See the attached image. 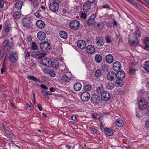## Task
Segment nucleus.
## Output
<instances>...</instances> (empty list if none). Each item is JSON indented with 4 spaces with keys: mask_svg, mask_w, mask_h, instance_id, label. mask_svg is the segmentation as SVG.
Instances as JSON below:
<instances>
[{
    "mask_svg": "<svg viewBox=\"0 0 149 149\" xmlns=\"http://www.w3.org/2000/svg\"><path fill=\"white\" fill-rule=\"evenodd\" d=\"M116 77H117L116 73L113 71L109 72L107 76V79L110 81L114 80Z\"/></svg>",
    "mask_w": 149,
    "mask_h": 149,
    "instance_id": "8",
    "label": "nucleus"
},
{
    "mask_svg": "<svg viewBox=\"0 0 149 149\" xmlns=\"http://www.w3.org/2000/svg\"><path fill=\"white\" fill-rule=\"evenodd\" d=\"M82 87V85L80 83L77 82L74 85V90L76 91H79L80 90Z\"/></svg>",
    "mask_w": 149,
    "mask_h": 149,
    "instance_id": "26",
    "label": "nucleus"
},
{
    "mask_svg": "<svg viewBox=\"0 0 149 149\" xmlns=\"http://www.w3.org/2000/svg\"><path fill=\"white\" fill-rule=\"evenodd\" d=\"M77 45L78 47L82 49H84L86 47V42L83 40H79L77 42Z\"/></svg>",
    "mask_w": 149,
    "mask_h": 149,
    "instance_id": "15",
    "label": "nucleus"
},
{
    "mask_svg": "<svg viewBox=\"0 0 149 149\" xmlns=\"http://www.w3.org/2000/svg\"><path fill=\"white\" fill-rule=\"evenodd\" d=\"M11 24H7L4 29V31L5 32L7 33L10 31L11 27Z\"/></svg>",
    "mask_w": 149,
    "mask_h": 149,
    "instance_id": "39",
    "label": "nucleus"
},
{
    "mask_svg": "<svg viewBox=\"0 0 149 149\" xmlns=\"http://www.w3.org/2000/svg\"><path fill=\"white\" fill-rule=\"evenodd\" d=\"M92 88L91 86L89 84H87L84 86V89L87 91H90Z\"/></svg>",
    "mask_w": 149,
    "mask_h": 149,
    "instance_id": "40",
    "label": "nucleus"
},
{
    "mask_svg": "<svg viewBox=\"0 0 149 149\" xmlns=\"http://www.w3.org/2000/svg\"><path fill=\"white\" fill-rule=\"evenodd\" d=\"M144 42L146 45H149V38H145Z\"/></svg>",
    "mask_w": 149,
    "mask_h": 149,
    "instance_id": "55",
    "label": "nucleus"
},
{
    "mask_svg": "<svg viewBox=\"0 0 149 149\" xmlns=\"http://www.w3.org/2000/svg\"><path fill=\"white\" fill-rule=\"evenodd\" d=\"M71 79L70 77H68L66 75H64L61 77V82L63 83L69 82Z\"/></svg>",
    "mask_w": 149,
    "mask_h": 149,
    "instance_id": "18",
    "label": "nucleus"
},
{
    "mask_svg": "<svg viewBox=\"0 0 149 149\" xmlns=\"http://www.w3.org/2000/svg\"><path fill=\"white\" fill-rule=\"evenodd\" d=\"M92 3L88 1L84 3L83 8L84 12H87L88 9H91V6H89V5L91 6Z\"/></svg>",
    "mask_w": 149,
    "mask_h": 149,
    "instance_id": "13",
    "label": "nucleus"
},
{
    "mask_svg": "<svg viewBox=\"0 0 149 149\" xmlns=\"http://www.w3.org/2000/svg\"><path fill=\"white\" fill-rule=\"evenodd\" d=\"M87 16L86 13H83L81 12V18L86 19Z\"/></svg>",
    "mask_w": 149,
    "mask_h": 149,
    "instance_id": "51",
    "label": "nucleus"
},
{
    "mask_svg": "<svg viewBox=\"0 0 149 149\" xmlns=\"http://www.w3.org/2000/svg\"><path fill=\"white\" fill-rule=\"evenodd\" d=\"M49 70L46 68H44L43 69V72L45 74H47L49 72Z\"/></svg>",
    "mask_w": 149,
    "mask_h": 149,
    "instance_id": "57",
    "label": "nucleus"
},
{
    "mask_svg": "<svg viewBox=\"0 0 149 149\" xmlns=\"http://www.w3.org/2000/svg\"><path fill=\"white\" fill-rule=\"evenodd\" d=\"M2 45V49L5 50L7 49L8 52L10 53L12 52L11 49L13 48V47L14 46V43L13 42H10L7 39L5 40L3 42Z\"/></svg>",
    "mask_w": 149,
    "mask_h": 149,
    "instance_id": "1",
    "label": "nucleus"
},
{
    "mask_svg": "<svg viewBox=\"0 0 149 149\" xmlns=\"http://www.w3.org/2000/svg\"><path fill=\"white\" fill-rule=\"evenodd\" d=\"M9 61L11 63H15L18 59V56L16 52L12 53L9 56Z\"/></svg>",
    "mask_w": 149,
    "mask_h": 149,
    "instance_id": "9",
    "label": "nucleus"
},
{
    "mask_svg": "<svg viewBox=\"0 0 149 149\" xmlns=\"http://www.w3.org/2000/svg\"><path fill=\"white\" fill-rule=\"evenodd\" d=\"M96 16V14H94L91 15L89 18L93 20V21H94L95 22V18Z\"/></svg>",
    "mask_w": 149,
    "mask_h": 149,
    "instance_id": "50",
    "label": "nucleus"
},
{
    "mask_svg": "<svg viewBox=\"0 0 149 149\" xmlns=\"http://www.w3.org/2000/svg\"><path fill=\"white\" fill-rule=\"evenodd\" d=\"M91 6V8L90 9L92 11L95 10L96 8V4L94 3H92Z\"/></svg>",
    "mask_w": 149,
    "mask_h": 149,
    "instance_id": "44",
    "label": "nucleus"
},
{
    "mask_svg": "<svg viewBox=\"0 0 149 149\" xmlns=\"http://www.w3.org/2000/svg\"><path fill=\"white\" fill-rule=\"evenodd\" d=\"M118 79L115 82V85L117 87L122 86L123 84V81L120 79Z\"/></svg>",
    "mask_w": 149,
    "mask_h": 149,
    "instance_id": "24",
    "label": "nucleus"
},
{
    "mask_svg": "<svg viewBox=\"0 0 149 149\" xmlns=\"http://www.w3.org/2000/svg\"><path fill=\"white\" fill-rule=\"evenodd\" d=\"M146 126L148 128H149V119L145 122Z\"/></svg>",
    "mask_w": 149,
    "mask_h": 149,
    "instance_id": "63",
    "label": "nucleus"
},
{
    "mask_svg": "<svg viewBox=\"0 0 149 149\" xmlns=\"http://www.w3.org/2000/svg\"><path fill=\"white\" fill-rule=\"evenodd\" d=\"M38 48V47L35 42H32V50H36Z\"/></svg>",
    "mask_w": 149,
    "mask_h": 149,
    "instance_id": "45",
    "label": "nucleus"
},
{
    "mask_svg": "<svg viewBox=\"0 0 149 149\" xmlns=\"http://www.w3.org/2000/svg\"><path fill=\"white\" fill-rule=\"evenodd\" d=\"M147 110L145 112V113L148 116H149V106L147 108Z\"/></svg>",
    "mask_w": 149,
    "mask_h": 149,
    "instance_id": "64",
    "label": "nucleus"
},
{
    "mask_svg": "<svg viewBox=\"0 0 149 149\" xmlns=\"http://www.w3.org/2000/svg\"><path fill=\"white\" fill-rule=\"evenodd\" d=\"M131 38H132L133 39H134V40L137 41L138 42V38L134 34H133V36Z\"/></svg>",
    "mask_w": 149,
    "mask_h": 149,
    "instance_id": "54",
    "label": "nucleus"
},
{
    "mask_svg": "<svg viewBox=\"0 0 149 149\" xmlns=\"http://www.w3.org/2000/svg\"><path fill=\"white\" fill-rule=\"evenodd\" d=\"M32 6L35 8L38 7V0H34L31 3Z\"/></svg>",
    "mask_w": 149,
    "mask_h": 149,
    "instance_id": "38",
    "label": "nucleus"
},
{
    "mask_svg": "<svg viewBox=\"0 0 149 149\" xmlns=\"http://www.w3.org/2000/svg\"><path fill=\"white\" fill-rule=\"evenodd\" d=\"M13 17L16 19H19L21 17L20 13L17 11H16L12 14Z\"/></svg>",
    "mask_w": 149,
    "mask_h": 149,
    "instance_id": "28",
    "label": "nucleus"
},
{
    "mask_svg": "<svg viewBox=\"0 0 149 149\" xmlns=\"http://www.w3.org/2000/svg\"><path fill=\"white\" fill-rule=\"evenodd\" d=\"M40 49L44 52L49 51L51 49L50 44L48 42L44 41L41 42L40 46Z\"/></svg>",
    "mask_w": 149,
    "mask_h": 149,
    "instance_id": "2",
    "label": "nucleus"
},
{
    "mask_svg": "<svg viewBox=\"0 0 149 149\" xmlns=\"http://www.w3.org/2000/svg\"><path fill=\"white\" fill-rule=\"evenodd\" d=\"M4 130L6 134L8 135H8H10V134H11V133L10 132L9 130L6 129L5 130Z\"/></svg>",
    "mask_w": 149,
    "mask_h": 149,
    "instance_id": "58",
    "label": "nucleus"
},
{
    "mask_svg": "<svg viewBox=\"0 0 149 149\" xmlns=\"http://www.w3.org/2000/svg\"><path fill=\"white\" fill-rule=\"evenodd\" d=\"M69 26L71 29L76 30L79 27L80 23L77 20H73L70 22Z\"/></svg>",
    "mask_w": 149,
    "mask_h": 149,
    "instance_id": "4",
    "label": "nucleus"
},
{
    "mask_svg": "<svg viewBox=\"0 0 149 149\" xmlns=\"http://www.w3.org/2000/svg\"><path fill=\"white\" fill-rule=\"evenodd\" d=\"M52 94V93L51 92L46 91L44 93H43V94L44 96H47L48 95H51Z\"/></svg>",
    "mask_w": 149,
    "mask_h": 149,
    "instance_id": "53",
    "label": "nucleus"
},
{
    "mask_svg": "<svg viewBox=\"0 0 149 149\" xmlns=\"http://www.w3.org/2000/svg\"><path fill=\"white\" fill-rule=\"evenodd\" d=\"M143 68L146 72L149 73V61H146L145 62Z\"/></svg>",
    "mask_w": 149,
    "mask_h": 149,
    "instance_id": "30",
    "label": "nucleus"
},
{
    "mask_svg": "<svg viewBox=\"0 0 149 149\" xmlns=\"http://www.w3.org/2000/svg\"><path fill=\"white\" fill-rule=\"evenodd\" d=\"M72 120H73L75 122H76L77 121L76 118V116L74 115L71 117Z\"/></svg>",
    "mask_w": 149,
    "mask_h": 149,
    "instance_id": "60",
    "label": "nucleus"
},
{
    "mask_svg": "<svg viewBox=\"0 0 149 149\" xmlns=\"http://www.w3.org/2000/svg\"><path fill=\"white\" fill-rule=\"evenodd\" d=\"M36 24L39 28L40 29L43 28L45 26V23L41 20L37 21L36 23Z\"/></svg>",
    "mask_w": 149,
    "mask_h": 149,
    "instance_id": "19",
    "label": "nucleus"
},
{
    "mask_svg": "<svg viewBox=\"0 0 149 149\" xmlns=\"http://www.w3.org/2000/svg\"><path fill=\"white\" fill-rule=\"evenodd\" d=\"M103 90V89L102 86L96 87V91L99 93H101Z\"/></svg>",
    "mask_w": 149,
    "mask_h": 149,
    "instance_id": "41",
    "label": "nucleus"
},
{
    "mask_svg": "<svg viewBox=\"0 0 149 149\" xmlns=\"http://www.w3.org/2000/svg\"><path fill=\"white\" fill-rule=\"evenodd\" d=\"M108 66L106 64H104L102 66V70L104 71H107L108 70Z\"/></svg>",
    "mask_w": 149,
    "mask_h": 149,
    "instance_id": "48",
    "label": "nucleus"
},
{
    "mask_svg": "<svg viewBox=\"0 0 149 149\" xmlns=\"http://www.w3.org/2000/svg\"><path fill=\"white\" fill-rule=\"evenodd\" d=\"M138 105L139 109L142 111L146 109L149 106L148 104V102L142 99L139 101Z\"/></svg>",
    "mask_w": 149,
    "mask_h": 149,
    "instance_id": "3",
    "label": "nucleus"
},
{
    "mask_svg": "<svg viewBox=\"0 0 149 149\" xmlns=\"http://www.w3.org/2000/svg\"><path fill=\"white\" fill-rule=\"evenodd\" d=\"M45 54L44 53H40V52L38 58H41L45 56Z\"/></svg>",
    "mask_w": 149,
    "mask_h": 149,
    "instance_id": "52",
    "label": "nucleus"
},
{
    "mask_svg": "<svg viewBox=\"0 0 149 149\" xmlns=\"http://www.w3.org/2000/svg\"><path fill=\"white\" fill-rule=\"evenodd\" d=\"M104 130L105 134L108 136H112L113 134V132L108 128H105Z\"/></svg>",
    "mask_w": 149,
    "mask_h": 149,
    "instance_id": "23",
    "label": "nucleus"
},
{
    "mask_svg": "<svg viewBox=\"0 0 149 149\" xmlns=\"http://www.w3.org/2000/svg\"><path fill=\"white\" fill-rule=\"evenodd\" d=\"M90 94L87 91L83 92L81 96V100L83 102H86L88 101L90 98Z\"/></svg>",
    "mask_w": 149,
    "mask_h": 149,
    "instance_id": "6",
    "label": "nucleus"
},
{
    "mask_svg": "<svg viewBox=\"0 0 149 149\" xmlns=\"http://www.w3.org/2000/svg\"><path fill=\"white\" fill-rule=\"evenodd\" d=\"M38 38L40 40H44L46 37V34L43 32L39 31L37 34Z\"/></svg>",
    "mask_w": 149,
    "mask_h": 149,
    "instance_id": "12",
    "label": "nucleus"
},
{
    "mask_svg": "<svg viewBox=\"0 0 149 149\" xmlns=\"http://www.w3.org/2000/svg\"><path fill=\"white\" fill-rule=\"evenodd\" d=\"M28 77L29 79L32 80L34 81H37L39 83L41 81V80H40L38 79L36 77L33 76H28Z\"/></svg>",
    "mask_w": 149,
    "mask_h": 149,
    "instance_id": "33",
    "label": "nucleus"
},
{
    "mask_svg": "<svg viewBox=\"0 0 149 149\" xmlns=\"http://www.w3.org/2000/svg\"><path fill=\"white\" fill-rule=\"evenodd\" d=\"M40 52L38 51L33 52L32 53V56L34 57H38Z\"/></svg>",
    "mask_w": 149,
    "mask_h": 149,
    "instance_id": "43",
    "label": "nucleus"
},
{
    "mask_svg": "<svg viewBox=\"0 0 149 149\" xmlns=\"http://www.w3.org/2000/svg\"><path fill=\"white\" fill-rule=\"evenodd\" d=\"M4 50H1L0 51V60H1L2 59L3 56L4 54V52L5 51Z\"/></svg>",
    "mask_w": 149,
    "mask_h": 149,
    "instance_id": "49",
    "label": "nucleus"
},
{
    "mask_svg": "<svg viewBox=\"0 0 149 149\" xmlns=\"http://www.w3.org/2000/svg\"><path fill=\"white\" fill-rule=\"evenodd\" d=\"M49 8L52 11L56 12L58 10V4L52 2L50 4Z\"/></svg>",
    "mask_w": 149,
    "mask_h": 149,
    "instance_id": "10",
    "label": "nucleus"
},
{
    "mask_svg": "<svg viewBox=\"0 0 149 149\" xmlns=\"http://www.w3.org/2000/svg\"><path fill=\"white\" fill-rule=\"evenodd\" d=\"M128 42L129 44L131 45H136L138 43L137 41L134 40L132 38H129L128 39Z\"/></svg>",
    "mask_w": 149,
    "mask_h": 149,
    "instance_id": "32",
    "label": "nucleus"
},
{
    "mask_svg": "<svg viewBox=\"0 0 149 149\" xmlns=\"http://www.w3.org/2000/svg\"><path fill=\"white\" fill-rule=\"evenodd\" d=\"M6 70V66H3L1 69V73L2 74H3V72Z\"/></svg>",
    "mask_w": 149,
    "mask_h": 149,
    "instance_id": "59",
    "label": "nucleus"
},
{
    "mask_svg": "<svg viewBox=\"0 0 149 149\" xmlns=\"http://www.w3.org/2000/svg\"><path fill=\"white\" fill-rule=\"evenodd\" d=\"M27 105L30 108H31V110H32L33 108V105L31 102H29L27 104Z\"/></svg>",
    "mask_w": 149,
    "mask_h": 149,
    "instance_id": "61",
    "label": "nucleus"
},
{
    "mask_svg": "<svg viewBox=\"0 0 149 149\" xmlns=\"http://www.w3.org/2000/svg\"><path fill=\"white\" fill-rule=\"evenodd\" d=\"M86 50L89 54H91L95 52V48L93 46L89 45L87 47Z\"/></svg>",
    "mask_w": 149,
    "mask_h": 149,
    "instance_id": "17",
    "label": "nucleus"
},
{
    "mask_svg": "<svg viewBox=\"0 0 149 149\" xmlns=\"http://www.w3.org/2000/svg\"><path fill=\"white\" fill-rule=\"evenodd\" d=\"M95 61L97 63H100L102 61V57L99 54H96L95 56Z\"/></svg>",
    "mask_w": 149,
    "mask_h": 149,
    "instance_id": "31",
    "label": "nucleus"
},
{
    "mask_svg": "<svg viewBox=\"0 0 149 149\" xmlns=\"http://www.w3.org/2000/svg\"><path fill=\"white\" fill-rule=\"evenodd\" d=\"M23 2L21 1H18L17 2L16 4L15 5V7L17 10L20 9L22 6Z\"/></svg>",
    "mask_w": 149,
    "mask_h": 149,
    "instance_id": "29",
    "label": "nucleus"
},
{
    "mask_svg": "<svg viewBox=\"0 0 149 149\" xmlns=\"http://www.w3.org/2000/svg\"><path fill=\"white\" fill-rule=\"evenodd\" d=\"M59 34L60 37L63 39H66L67 37V33L64 31H60L59 32Z\"/></svg>",
    "mask_w": 149,
    "mask_h": 149,
    "instance_id": "22",
    "label": "nucleus"
},
{
    "mask_svg": "<svg viewBox=\"0 0 149 149\" xmlns=\"http://www.w3.org/2000/svg\"><path fill=\"white\" fill-rule=\"evenodd\" d=\"M136 34L139 37L141 36V32L139 29L138 27H136V31H135Z\"/></svg>",
    "mask_w": 149,
    "mask_h": 149,
    "instance_id": "46",
    "label": "nucleus"
},
{
    "mask_svg": "<svg viewBox=\"0 0 149 149\" xmlns=\"http://www.w3.org/2000/svg\"><path fill=\"white\" fill-rule=\"evenodd\" d=\"M51 65L53 68H57L59 66V63L57 60H54L51 62Z\"/></svg>",
    "mask_w": 149,
    "mask_h": 149,
    "instance_id": "21",
    "label": "nucleus"
},
{
    "mask_svg": "<svg viewBox=\"0 0 149 149\" xmlns=\"http://www.w3.org/2000/svg\"><path fill=\"white\" fill-rule=\"evenodd\" d=\"M22 24L26 28H29L30 26V21L26 18H24L22 19Z\"/></svg>",
    "mask_w": 149,
    "mask_h": 149,
    "instance_id": "20",
    "label": "nucleus"
},
{
    "mask_svg": "<svg viewBox=\"0 0 149 149\" xmlns=\"http://www.w3.org/2000/svg\"><path fill=\"white\" fill-rule=\"evenodd\" d=\"M105 60L107 63L109 64L111 63L113 61V57L111 54H108L106 56Z\"/></svg>",
    "mask_w": 149,
    "mask_h": 149,
    "instance_id": "14",
    "label": "nucleus"
},
{
    "mask_svg": "<svg viewBox=\"0 0 149 149\" xmlns=\"http://www.w3.org/2000/svg\"><path fill=\"white\" fill-rule=\"evenodd\" d=\"M117 79H123L125 78V74L124 71L121 70L116 73Z\"/></svg>",
    "mask_w": 149,
    "mask_h": 149,
    "instance_id": "16",
    "label": "nucleus"
},
{
    "mask_svg": "<svg viewBox=\"0 0 149 149\" xmlns=\"http://www.w3.org/2000/svg\"><path fill=\"white\" fill-rule=\"evenodd\" d=\"M91 102L93 104L97 105L100 102V99L99 96L94 94L92 95L91 97Z\"/></svg>",
    "mask_w": 149,
    "mask_h": 149,
    "instance_id": "5",
    "label": "nucleus"
},
{
    "mask_svg": "<svg viewBox=\"0 0 149 149\" xmlns=\"http://www.w3.org/2000/svg\"><path fill=\"white\" fill-rule=\"evenodd\" d=\"M4 1L3 0H0V8H3V7Z\"/></svg>",
    "mask_w": 149,
    "mask_h": 149,
    "instance_id": "56",
    "label": "nucleus"
},
{
    "mask_svg": "<svg viewBox=\"0 0 149 149\" xmlns=\"http://www.w3.org/2000/svg\"><path fill=\"white\" fill-rule=\"evenodd\" d=\"M113 67L114 71L117 72L120 70L121 65L119 62L116 61L113 63Z\"/></svg>",
    "mask_w": 149,
    "mask_h": 149,
    "instance_id": "11",
    "label": "nucleus"
},
{
    "mask_svg": "<svg viewBox=\"0 0 149 149\" xmlns=\"http://www.w3.org/2000/svg\"><path fill=\"white\" fill-rule=\"evenodd\" d=\"M110 7V5L109 4H105L102 6V8H109Z\"/></svg>",
    "mask_w": 149,
    "mask_h": 149,
    "instance_id": "62",
    "label": "nucleus"
},
{
    "mask_svg": "<svg viewBox=\"0 0 149 149\" xmlns=\"http://www.w3.org/2000/svg\"><path fill=\"white\" fill-rule=\"evenodd\" d=\"M117 126L119 127H122L123 125V122L121 118H118L116 121Z\"/></svg>",
    "mask_w": 149,
    "mask_h": 149,
    "instance_id": "27",
    "label": "nucleus"
},
{
    "mask_svg": "<svg viewBox=\"0 0 149 149\" xmlns=\"http://www.w3.org/2000/svg\"><path fill=\"white\" fill-rule=\"evenodd\" d=\"M103 41V39L102 38L99 37L96 39V44L98 45H102L104 44Z\"/></svg>",
    "mask_w": 149,
    "mask_h": 149,
    "instance_id": "25",
    "label": "nucleus"
},
{
    "mask_svg": "<svg viewBox=\"0 0 149 149\" xmlns=\"http://www.w3.org/2000/svg\"><path fill=\"white\" fill-rule=\"evenodd\" d=\"M114 87L113 84L110 82H108L107 84L106 88L108 89H112Z\"/></svg>",
    "mask_w": 149,
    "mask_h": 149,
    "instance_id": "36",
    "label": "nucleus"
},
{
    "mask_svg": "<svg viewBox=\"0 0 149 149\" xmlns=\"http://www.w3.org/2000/svg\"><path fill=\"white\" fill-rule=\"evenodd\" d=\"M49 74L52 77H55L56 75L55 72L52 69L49 70Z\"/></svg>",
    "mask_w": 149,
    "mask_h": 149,
    "instance_id": "47",
    "label": "nucleus"
},
{
    "mask_svg": "<svg viewBox=\"0 0 149 149\" xmlns=\"http://www.w3.org/2000/svg\"><path fill=\"white\" fill-rule=\"evenodd\" d=\"M111 97L110 93L106 91H104L102 93L101 95V98L102 100L105 101L109 100Z\"/></svg>",
    "mask_w": 149,
    "mask_h": 149,
    "instance_id": "7",
    "label": "nucleus"
},
{
    "mask_svg": "<svg viewBox=\"0 0 149 149\" xmlns=\"http://www.w3.org/2000/svg\"><path fill=\"white\" fill-rule=\"evenodd\" d=\"M28 77L29 79L32 80L34 81H37L39 83L41 81V80H40L38 79L36 77L33 76H28Z\"/></svg>",
    "mask_w": 149,
    "mask_h": 149,
    "instance_id": "34",
    "label": "nucleus"
},
{
    "mask_svg": "<svg viewBox=\"0 0 149 149\" xmlns=\"http://www.w3.org/2000/svg\"><path fill=\"white\" fill-rule=\"evenodd\" d=\"M102 74V71L99 69H97L95 72V76L96 77H99L101 76Z\"/></svg>",
    "mask_w": 149,
    "mask_h": 149,
    "instance_id": "37",
    "label": "nucleus"
},
{
    "mask_svg": "<svg viewBox=\"0 0 149 149\" xmlns=\"http://www.w3.org/2000/svg\"><path fill=\"white\" fill-rule=\"evenodd\" d=\"M136 70L132 68H130L129 69V73L130 74H135V72Z\"/></svg>",
    "mask_w": 149,
    "mask_h": 149,
    "instance_id": "42",
    "label": "nucleus"
},
{
    "mask_svg": "<svg viewBox=\"0 0 149 149\" xmlns=\"http://www.w3.org/2000/svg\"><path fill=\"white\" fill-rule=\"evenodd\" d=\"M85 22L87 25L88 26H91L93 25L94 23H95V22L89 18L88 20L85 21Z\"/></svg>",
    "mask_w": 149,
    "mask_h": 149,
    "instance_id": "35",
    "label": "nucleus"
}]
</instances>
